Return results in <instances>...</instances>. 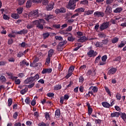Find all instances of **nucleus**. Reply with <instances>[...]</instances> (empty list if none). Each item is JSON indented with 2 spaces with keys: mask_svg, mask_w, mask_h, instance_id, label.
<instances>
[{
  "mask_svg": "<svg viewBox=\"0 0 126 126\" xmlns=\"http://www.w3.org/2000/svg\"><path fill=\"white\" fill-rule=\"evenodd\" d=\"M40 78V75L39 74H36L35 76L33 77H31L30 78H28L26 80H25V84H28L29 83H32V82H34V81H37Z\"/></svg>",
  "mask_w": 126,
  "mask_h": 126,
  "instance_id": "1",
  "label": "nucleus"
},
{
  "mask_svg": "<svg viewBox=\"0 0 126 126\" xmlns=\"http://www.w3.org/2000/svg\"><path fill=\"white\" fill-rule=\"evenodd\" d=\"M79 0H70L68 5L66 6L68 9H71L74 10L75 9V7L76 6V4L75 3L76 1H78Z\"/></svg>",
  "mask_w": 126,
  "mask_h": 126,
  "instance_id": "2",
  "label": "nucleus"
},
{
  "mask_svg": "<svg viewBox=\"0 0 126 126\" xmlns=\"http://www.w3.org/2000/svg\"><path fill=\"white\" fill-rule=\"evenodd\" d=\"M109 26H110V22H103L101 25H100L99 29L101 31H102L103 30H105L108 28Z\"/></svg>",
  "mask_w": 126,
  "mask_h": 126,
  "instance_id": "3",
  "label": "nucleus"
},
{
  "mask_svg": "<svg viewBox=\"0 0 126 126\" xmlns=\"http://www.w3.org/2000/svg\"><path fill=\"white\" fill-rule=\"evenodd\" d=\"M67 43L66 40H64L63 41L59 42L58 45L57 46V49L58 51H62L64 48L65 45Z\"/></svg>",
  "mask_w": 126,
  "mask_h": 126,
  "instance_id": "4",
  "label": "nucleus"
},
{
  "mask_svg": "<svg viewBox=\"0 0 126 126\" xmlns=\"http://www.w3.org/2000/svg\"><path fill=\"white\" fill-rule=\"evenodd\" d=\"M39 16V13L38 12V10H33L29 14V17H33V18H36Z\"/></svg>",
  "mask_w": 126,
  "mask_h": 126,
  "instance_id": "5",
  "label": "nucleus"
},
{
  "mask_svg": "<svg viewBox=\"0 0 126 126\" xmlns=\"http://www.w3.org/2000/svg\"><path fill=\"white\" fill-rule=\"evenodd\" d=\"M98 53L96 51H94V50L91 49L89 52H87V55L89 58H94V57H96V55H97Z\"/></svg>",
  "mask_w": 126,
  "mask_h": 126,
  "instance_id": "6",
  "label": "nucleus"
},
{
  "mask_svg": "<svg viewBox=\"0 0 126 126\" xmlns=\"http://www.w3.org/2000/svg\"><path fill=\"white\" fill-rule=\"evenodd\" d=\"M66 12V9L65 8L61 7L60 9H56L55 11L56 14H60V13H65Z\"/></svg>",
  "mask_w": 126,
  "mask_h": 126,
  "instance_id": "7",
  "label": "nucleus"
},
{
  "mask_svg": "<svg viewBox=\"0 0 126 126\" xmlns=\"http://www.w3.org/2000/svg\"><path fill=\"white\" fill-rule=\"evenodd\" d=\"M94 15L95 17H104L105 13L103 12L96 11L94 13Z\"/></svg>",
  "mask_w": 126,
  "mask_h": 126,
  "instance_id": "8",
  "label": "nucleus"
},
{
  "mask_svg": "<svg viewBox=\"0 0 126 126\" xmlns=\"http://www.w3.org/2000/svg\"><path fill=\"white\" fill-rule=\"evenodd\" d=\"M105 13L106 15H109V14H111L112 13V7H111V6L108 5L106 6Z\"/></svg>",
  "mask_w": 126,
  "mask_h": 126,
  "instance_id": "9",
  "label": "nucleus"
},
{
  "mask_svg": "<svg viewBox=\"0 0 126 126\" xmlns=\"http://www.w3.org/2000/svg\"><path fill=\"white\" fill-rule=\"evenodd\" d=\"M87 106L88 107V114L89 116H91V114L93 112V109L91 108V106H90V103L89 102H87Z\"/></svg>",
  "mask_w": 126,
  "mask_h": 126,
  "instance_id": "10",
  "label": "nucleus"
},
{
  "mask_svg": "<svg viewBox=\"0 0 126 126\" xmlns=\"http://www.w3.org/2000/svg\"><path fill=\"white\" fill-rule=\"evenodd\" d=\"M117 69L116 68L112 67L108 70V74H109V75L115 74L116 72H117Z\"/></svg>",
  "mask_w": 126,
  "mask_h": 126,
  "instance_id": "11",
  "label": "nucleus"
},
{
  "mask_svg": "<svg viewBox=\"0 0 126 126\" xmlns=\"http://www.w3.org/2000/svg\"><path fill=\"white\" fill-rule=\"evenodd\" d=\"M52 68H44L43 69V70L41 71L42 74H49L52 72Z\"/></svg>",
  "mask_w": 126,
  "mask_h": 126,
  "instance_id": "12",
  "label": "nucleus"
},
{
  "mask_svg": "<svg viewBox=\"0 0 126 126\" xmlns=\"http://www.w3.org/2000/svg\"><path fill=\"white\" fill-rule=\"evenodd\" d=\"M67 36H68L67 38V40L68 41H69V42H73L75 40V38L73 37L71 33L68 32L67 33Z\"/></svg>",
  "mask_w": 126,
  "mask_h": 126,
  "instance_id": "13",
  "label": "nucleus"
},
{
  "mask_svg": "<svg viewBox=\"0 0 126 126\" xmlns=\"http://www.w3.org/2000/svg\"><path fill=\"white\" fill-rule=\"evenodd\" d=\"M54 3L53 2H51L49 3V4L47 5L46 8L48 11H50L54 8Z\"/></svg>",
  "mask_w": 126,
  "mask_h": 126,
  "instance_id": "14",
  "label": "nucleus"
},
{
  "mask_svg": "<svg viewBox=\"0 0 126 126\" xmlns=\"http://www.w3.org/2000/svg\"><path fill=\"white\" fill-rule=\"evenodd\" d=\"M88 40V38L85 36H82L78 40V42H80L81 43H84Z\"/></svg>",
  "mask_w": 126,
  "mask_h": 126,
  "instance_id": "15",
  "label": "nucleus"
},
{
  "mask_svg": "<svg viewBox=\"0 0 126 126\" xmlns=\"http://www.w3.org/2000/svg\"><path fill=\"white\" fill-rule=\"evenodd\" d=\"M27 33H28V30L25 29H23L21 31L17 32V34H19V35H22V34L25 35V34H27Z\"/></svg>",
  "mask_w": 126,
  "mask_h": 126,
  "instance_id": "16",
  "label": "nucleus"
},
{
  "mask_svg": "<svg viewBox=\"0 0 126 126\" xmlns=\"http://www.w3.org/2000/svg\"><path fill=\"white\" fill-rule=\"evenodd\" d=\"M60 117H61V109H58L55 111V118L60 119Z\"/></svg>",
  "mask_w": 126,
  "mask_h": 126,
  "instance_id": "17",
  "label": "nucleus"
},
{
  "mask_svg": "<svg viewBox=\"0 0 126 126\" xmlns=\"http://www.w3.org/2000/svg\"><path fill=\"white\" fill-rule=\"evenodd\" d=\"M101 105H102L103 107H104V108H110L111 107V104H110V103H109L108 102H102L101 103Z\"/></svg>",
  "mask_w": 126,
  "mask_h": 126,
  "instance_id": "18",
  "label": "nucleus"
},
{
  "mask_svg": "<svg viewBox=\"0 0 126 126\" xmlns=\"http://www.w3.org/2000/svg\"><path fill=\"white\" fill-rule=\"evenodd\" d=\"M6 74H7V75H8V76H9V78H10V79H12V80H14L15 78H18V77L13 76V74L10 72H6Z\"/></svg>",
  "mask_w": 126,
  "mask_h": 126,
  "instance_id": "19",
  "label": "nucleus"
},
{
  "mask_svg": "<svg viewBox=\"0 0 126 126\" xmlns=\"http://www.w3.org/2000/svg\"><path fill=\"white\" fill-rule=\"evenodd\" d=\"M120 115H121L120 112H115L111 113V117L112 118H114L115 117H116V118H119V117H120Z\"/></svg>",
  "mask_w": 126,
  "mask_h": 126,
  "instance_id": "20",
  "label": "nucleus"
},
{
  "mask_svg": "<svg viewBox=\"0 0 126 126\" xmlns=\"http://www.w3.org/2000/svg\"><path fill=\"white\" fill-rule=\"evenodd\" d=\"M92 90V91L94 92V93H97L98 92V87L95 86H91L89 88V90Z\"/></svg>",
  "mask_w": 126,
  "mask_h": 126,
  "instance_id": "21",
  "label": "nucleus"
},
{
  "mask_svg": "<svg viewBox=\"0 0 126 126\" xmlns=\"http://www.w3.org/2000/svg\"><path fill=\"white\" fill-rule=\"evenodd\" d=\"M32 0H28L27 1V3L26 4V6L27 8H30L31 6H32Z\"/></svg>",
  "mask_w": 126,
  "mask_h": 126,
  "instance_id": "22",
  "label": "nucleus"
},
{
  "mask_svg": "<svg viewBox=\"0 0 126 126\" xmlns=\"http://www.w3.org/2000/svg\"><path fill=\"white\" fill-rule=\"evenodd\" d=\"M123 11L122 7H117L113 11L114 13H121Z\"/></svg>",
  "mask_w": 126,
  "mask_h": 126,
  "instance_id": "23",
  "label": "nucleus"
},
{
  "mask_svg": "<svg viewBox=\"0 0 126 126\" xmlns=\"http://www.w3.org/2000/svg\"><path fill=\"white\" fill-rule=\"evenodd\" d=\"M11 17L12 18H13L14 19H18V18H20V16L17 13H13L11 14Z\"/></svg>",
  "mask_w": 126,
  "mask_h": 126,
  "instance_id": "24",
  "label": "nucleus"
},
{
  "mask_svg": "<svg viewBox=\"0 0 126 126\" xmlns=\"http://www.w3.org/2000/svg\"><path fill=\"white\" fill-rule=\"evenodd\" d=\"M24 65H29V63H27L26 60H24L22 62H20L21 66H24Z\"/></svg>",
  "mask_w": 126,
  "mask_h": 126,
  "instance_id": "25",
  "label": "nucleus"
},
{
  "mask_svg": "<svg viewBox=\"0 0 126 126\" xmlns=\"http://www.w3.org/2000/svg\"><path fill=\"white\" fill-rule=\"evenodd\" d=\"M121 118L123 120L124 122L126 123V114L125 113L120 112Z\"/></svg>",
  "mask_w": 126,
  "mask_h": 126,
  "instance_id": "26",
  "label": "nucleus"
},
{
  "mask_svg": "<svg viewBox=\"0 0 126 126\" xmlns=\"http://www.w3.org/2000/svg\"><path fill=\"white\" fill-rule=\"evenodd\" d=\"M94 72V73H93ZM93 73V74H92ZM92 75L93 76H94L95 75V74H96V72H95V70H88L87 73V75Z\"/></svg>",
  "mask_w": 126,
  "mask_h": 126,
  "instance_id": "27",
  "label": "nucleus"
},
{
  "mask_svg": "<svg viewBox=\"0 0 126 126\" xmlns=\"http://www.w3.org/2000/svg\"><path fill=\"white\" fill-rule=\"evenodd\" d=\"M95 47L96 48H103V43L102 42L97 41L95 43Z\"/></svg>",
  "mask_w": 126,
  "mask_h": 126,
  "instance_id": "28",
  "label": "nucleus"
},
{
  "mask_svg": "<svg viewBox=\"0 0 126 126\" xmlns=\"http://www.w3.org/2000/svg\"><path fill=\"white\" fill-rule=\"evenodd\" d=\"M54 51L53 49H50L48 52V57H50L52 58L53 57V55H54Z\"/></svg>",
  "mask_w": 126,
  "mask_h": 126,
  "instance_id": "29",
  "label": "nucleus"
},
{
  "mask_svg": "<svg viewBox=\"0 0 126 126\" xmlns=\"http://www.w3.org/2000/svg\"><path fill=\"white\" fill-rule=\"evenodd\" d=\"M23 10H24V9H23V7H19L16 9L17 14H18L19 15L22 14V12H23Z\"/></svg>",
  "mask_w": 126,
  "mask_h": 126,
  "instance_id": "30",
  "label": "nucleus"
},
{
  "mask_svg": "<svg viewBox=\"0 0 126 126\" xmlns=\"http://www.w3.org/2000/svg\"><path fill=\"white\" fill-rule=\"evenodd\" d=\"M61 89H62L61 84L56 85L54 88V90H55V91H57V90H60Z\"/></svg>",
  "mask_w": 126,
  "mask_h": 126,
  "instance_id": "31",
  "label": "nucleus"
},
{
  "mask_svg": "<svg viewBox=\"0 0 126 126\" xmlns=\"http://www.w3.org/2000/svg\"><path fill=\"white\" fill-rule=\"evenodd\" d=\"M43 39L45 40V39H47V38H49L50 36V33L49 32H45L42 34Z\"/></svg>",
  "mask_w": 126,
  "mask_h": 126,
  "instance_id": "32",
  "label": "nucleus"
},
{
  "mask_svg": "<svg viewBox=\"0 0 126 126\" xmlns=\"http://www.w3.org/2000/svg\"><path fill=\"white\" fill-rule=\"evenodd\" d=\"M105 90L110 97L112 96V94L111 93V91H110V89H109V88L108 87H104Z\"/></svg>",
  "mask_w": 126,
  "mask_h": 126,
  "instance_id": "33",
  "label": "nucleus"
},
{
  "mask_svg": "<svg viewBox=\"0 0 126 126\" xmlns=\"http://www.w3.org/2000/svg\"><path fill=\"white\" fill-rule=\"evenodd\" d=\"M54 18V15H47L46 16V19L47 21H50L51 19H53Z\"/></svg>",
  "mask_w": 126,
  "mask_h": 126,
  "instance_id": "34",
  "label": "nucleus"
},
{
  "mask_svg": "<svg viewBox=\"0 0 126 126\" xmlns=\"http://www.w3.org/2000/svg\"><path fill=\"white\" fill-rule=\"evenodd\" d=\"M85 9L82 7L79 8L75 10L74 12H84Z\"/></svg>",
  "mask_w": 126,
  "mask_h": 126,
  "instance_id": "35",
  "label": "nucleus"
},
{
  "mask_svg": "<svg viewBox=\"0 0 126 126\" xmlns=\"http://www.w3.org/2000/svg\"><path fill=\"white\" fill-rule=\"evenodd\" d=\"M67 23L69 24V25H71L73 22H74V20L73 19H66Z\"/></svg>",
  "mask_w": 126,
  "mask_h": 126,
  "instance_id": "36",
  "label": "nucleus"
},
{
  "mask_svg": "<svg viewBox=\"0 0 126 126\" xmlns=\"http://www.w3.org/2000/svg\"><path fill=\"white\" fill-rule=\"evenodd\" d=\"M36 27L39 29L40 30H42L44 29V25L43 24H41V22L38 24V25L36 26Z\"/></svg>",
  "mask_w": 126,
  "mask_h": 126,
  "instance_id": "37",
  "label": "nucleus"
},
{
  "mask_svg": "<svg viewBox=\"0 0 126 126\" xmlns=\"http://www.w3.org/2000/svg\"><path fill=\"white\" fill-rule=\"evenodd\" d=\"M0 80L1 81V82L5 83L6 81V78L4 76L2 75L0 77Z\"/></svg>",
  "mask_w": 126,
  "mask_h": 126,
  "instance_id": "38",
  "label": "nucleus"
},
{
  "mask_svg": "<svg viewBox=\"0 0 126 126\" xmlns=\"http://www.w3.org/2000/svg\"><path fill=\"white\" fill-rule=\"evenodd\" d=\"M14 80L15 81V84H16L17 85H19V84L21 83V81L19 79H17V78H15Z\"/></svg>",
  "mask_w": 126,
  "mask_h": 126,
  "instance_id": "39",
  "label": "nucleus"
},
{
  "mask_svg": "<svg viewBox=\"0 0 126 126\" xmlns=\"http://www.w3.org/2000/svg\"><path fill=\"white\" fill-rule=\"evenodd\" d=\"M18 1V4L19 5H22L24 4V3L25 2V0H17Z\"/></svg>",
  "mask_w": 126,
  "mask_h": 126,
  "instance_id": "40",
  "label": "nucleus"
},
{
  "mask_svg": "<svg viewBox=\"0 0 126 126\" xmlns=\"http://www.w3.org/2000/svg\"><path fill=\"white\" fill-rule=\"evenodd\" d=\"M119 41V38L117 37H114L113 39L111 40L112 44H116L118 41Z\"/></svg>",
  "mask_w": 126,
  "mask_h": 126,
  "instance_id": "41",
  "label": "nucleus"
},
{
  "mask_svg": "<svg viewBox=\"0 0 126 126\" xmlns=\"http://www.w3.org/2000/svg\"><path fill=\"white\" fill-rule=\"evenodd\" d=\"M51 63V57L49 56H48L46 58L45 63H47V64H50V63Z\"/></svg>",
  "mask_w": 126,
  "mask_h": 126,
  "instance_id": "42",
  "label": "nucleus"
},
{
  "mask_svg": "<svg viewBox=\"0 0 126 126\" xmlns=\"http://www.w3.org/2000/svg\"><path fill=\"white\" fill-rule=\"evenodd\" d=\"M93 12H94V11L93 10H89L86 12H85V14L87 15H90V14H93Z\"/></svg>",
  "mask_w": 126,
  "mask_h": 126,
  "instance_id": "43",
  "label": "nucleus"
},
{
  "mask_svg": "<svg viewBox=\"0 0 126 126\" xmlns=\"http://www.w3.org/2000/svg\"><path fill=\"white\" fill-rule=\"evenodd\" d=\"M102 44L104 45H107L109 43V38H106L102 40Z\"/></svg>",
  "mask_w": 126,
  "mask_h": 126,
  "instance_id": "44",
  "label": "nucleus"
},
{
  "mask_svg": "<svg viewBox=\"0 0 126 126\" xmlns=\"http://www.w3.org/2000/svg\"><path fill=\"white\" fill-rule=\"evenodd\" d=\"M34 27V25L33 24H29L27 26V28L28 29H31Z\"/></svg>",
  "mask_w": 126,
  "mask_h": 126,
  "instance_id": "45",
  "label": "nucleus"
},
{
  "mask_svg": "<svg viewBox=\"0 0 126 126\" xmlns=\"http://www.w3.org/2000/svg\"><path fill=\"white\" fill-rule=\"evenodd\" d=\"M100 59H101V56L99 55L95 58L94 63H99V62H100Z\"/></svg>",
  "mask_w": 126,
  "mask_h": 126,
  "instance_id": "46",
  "label": "nucleus"
},
{
  "mask_svg": "<svg viewBox=\"0 0 126 126\" xmlns=\"http://www.w3.org/2000/svg\"><path fill=\"white\" fill-rule=\"evenodd\" d=\"M31 101V100H30V98L28 97H27V98L25 100V103H26L27 105H30Z\"/></svg>",
  "mask_w": 126,
  "mask_h": 126,
  "instance_id": "47",
  "label": "nucleus"
},
{
  "mask_svg": "<svg viewBox=\"0 0 126 126\" xmlns=\"http://www.w3.org/2000/svg\"><path fill=\"white\" fill-rule=\"evenodd\" d=\"M47 97H49V98H51V97H54L55 96V94L53 93H48L47 94Z\"/></svg>",
  "mask_w": 126,
  "mask_h": 126,
  "instance_id": "48",
  "label": "nucleus"
},
{
  "mask_svg": "<svg viewBox=\"0 0 126 126\" xmlns=\"http://www.w3.org/2000/svg\"><path fill=\"white\" fill-rule=\"evenodd\" d=\"M38 126H50V125L46 124L45 123L42 122L38 124Z\"/></svg>",
  "mask_w": 126,
  "mask_h": 126,
  "instance_id": "49",
  "label": "nucleus"
},
{
  "mask_svg": "<svg viewBox=\"0 0 126 126\" xmlns=\"http://www.w3.org/2000/svg\"><path fill=\"white\" fill-rule=\"evenodd\" d=\"M73 70H74V66H70L69 67L68 72H73Z\"/></svg>",
  "mask_w": 126,
  "mask_h": 126,
  "instance_id": "50",
  "label": "nucleus"
},
{
  "mask_svg": "<svg viewBox=\"0 0 126 126\" xmlns=\"http://www.w3.org/2000/svg\"><path fill=\"white\" fill-rule=\"evenodd\" d=\"M107 59H108V56L107 55L103 56L101 57V61L102 62H106L107 60Z\"/></svg>",
  "mask_w": 126,
  "mask_h": 126,
  "instance_id": "51",
  "label": "nucleus"
},
{
  "mask_svg": "<svg viewBox=\"0 0 126 126\" xmlns=\"http://www.w3.org/2000/svg\"><path fill=\"white\" fill-rule=\"evenodd\" d=\"M3 18L4 20H9V19H10V17H8V16L5 14L3 15Z\"/></svg>",
  "mask_w": 126,
  "mask_h": 126,
  "instance_id": "52",
  "label": "nucleus"
},
{
  "mask_svg": "<svg viewBox=\"0 0 126 126\" xmlns=\"http://www.w3.org/2000/svg\"><path fill=\"white\" fill-rule=\"evenodd\" d=\"M79 82L80 83H83L84 82V77H83V76H81L80 77Z\"/></svg>",
  "mask_w": 126,
  "mask_h": 126,
  "instance_id": "53",
  "label": "nucleus"
},
{
  "mask_svg": "<svg viewBox=\"0 0 126 126\" xmlns=\"http://www.w3.org/2000/svg\"><path fill=\"white\" fill-rule=\"evenodd\" d=\"M41 1H42L43 5H47L49 3V0H42Z\"/></svg>",
  "mask_w": 126,
  "mask_h": 126,
  "instance_id": "54",
  "label": "nucleus"
},
{
  "mask_svg": "<svg viewBox=\"0 0 126 126\" xmlns=\"http://www.w3.org/2000/svg\"><path fill=\"white\" fill-rule=\"evenodd\" d=\"M12 105V98H9L8 100V106L9 107H10V106Z\"/></svg>",
  "mask_w": 126,
  "mask_h": 126,
  "instance_id": "55",
  "label": "nucleus"
},
{
  "mask_svg": "<svg viewBox=\"0 0 126 126\" xmlns=\"http://www.w3.org/2000/svg\"><path fill=\"white\" fill-rule=\"evenodd\" d=\"M55 39L56 40H59V41H63V37L61 36H56Z\"/></svg>",
  "mask_w": 126,
  "mask_h": 126,
  "instance_id": "56",
  "label": "nucleus"
},
{
  "mask_svg": "<svg viewBox=\"0 0 126 126\" xmlns=\"http://www.w3.org/2000/svg\"><path fill=\"white\" fill-rule=\"evenodd\" d=\"M95 124H96V125H101V123H102V120L100 119H95Z\"/></svg>",
  "mask_w": 126,
  "mask_h": 126,
  "instance_id": "57",
  "label": "nucleus"
},
{
  "mask_svg": "<svg viewBox=\"0 0 126 126\" xmlns=\"http://www.w3.org/2000/svg\"><path fill=\"white\" fill-rule=\"evenodd\" d=\"M81 4H88V0H82L80 2Z\"/></svg>",
  "mask_w": 126,
  "mask_h": 126,
  "instance_id": "58",
  "label": "nucleus"
},
{
  "mask_svg": "<svg viewBox=\"0 0 126 126\" xmlns=\"http://www.w3.org/2000/svg\"><path fill=\"white\" fill-rule=\"evenodd\" d=\"M33 3H41L42 0H32Z\"/></svg>",
  "mask_w": 126,
  "mask_h": 126,
  "instance_id": "59",
  "label": "nucleus"
},
{
  "mask_svg": "<svg viewBox=\"0 0 126 126\" xmlns=\"http://www.w3.org/2000/svg\"><path fill=\"white\" fill-rule=\"evenodd\" d=\"M41 22L39 21V20H35L32 22V23L34 24V25H36L37 26L38 24L40 23Z\"/></svg>",
  "mask_w": 126,
  "mask_h": 126,
  "instance_id": "60",
  "label": "nucleus"
},
{
  "mask_svg": "<svg viewBox=\"0 0 126 126\" xmlns=\"http://www.w3.org/2000/svg\"><path fill=\"white\" fill-rule=\"evenodd\" d=\"M86 69V65H81L79 69L80 70H83V69L85 70Z\"/></svg>",
  "mask_w": 126,
  "mask_h": 126,
  "instance_id": "61",
  "label": "nucleus"
},
{
  "mask_svg": "<svg viewBox=\"0 0 126 126\" xmlns=\"http://www.w3.org/2000/svg\"><path fill=\"white\" fill-rule=\"evenodd\" d=\"M18 77H20V78H22L25 76V75H24V73H20L18 74Z\"/></svg>",
  "mask_w": 126,
  "mask_h": 126,
  "instance_id": "62",
  "label": "nucleus"
},
{
  "mask_svg": "<svg viewBox=\"0 0 126 126\" xmlns=\"http://www.w3.org/2000/svg\"><path fill=\"white\" fill-rule=\"evenodd\" d=\"M33 124L32 121H28L26 123V125L28 126H31V125Z\"/></svg>",
  "mask_w": 126,
  "mask_h": 126,
  "instance_id": "63",
  "label": "nucleus"
},
{
  "mask_svg": "<svg viewBox=\"0 0 126 126\" xmlns=\"http://www.w3.org/2000/svg\"><path fill=\"white\" fill-rule=\"evenodd\" d=\"M45 118L46 119V120H48V119H50V114L49 113V112H46L45 113Z\"/></svg>",
  "mask_w": 126,
  "mask_h": 126,
  "instance_id": "64",
  "label": "nucleus"
}]
</instances>
